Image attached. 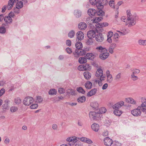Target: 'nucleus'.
I'll use <instances>...</instances> for the list:
<instances>
[{"label":"nucleus","mask_w":146,"mask_h":146,"mask_svg":"<svg viewBox=\"0 0 146 146\" xmlns=\"http://www.w3.org/2000/svg\"><path fill=\"white\" fill-rule=\"evenodd\" d=\"M127 19H126L125 17H122L121 20L125 22L127 21L128 24V27H130L131 26H133L135 24V21L138 19V17L136 14L132 15L131 13L130 10L127 11Z\"/></svg>","instance_id":"obj_1"},{"label":"nucleus","mask_w":146,"mask_h":146,"mask_svg":"<svg viewBox=\"0 0 146 146\" xmlns=\"http://www.w3.org/2000/svg\"><path fill=\"white\" fill-rule=\"evenodd\" d=\"M14 15V13L11 12L9 13L8 16H5V17L4 21L5 24H4V25L6 26V25L10 24L12 22L11 17H13Z\"/></svg>","instance_id":"obj_2"},{"label":"nucleus","mask_w":146,"mask_h":146,"mask_svg":"<svg viewBox=\"0 0 146 146\" xmlns=\"http://www.w3.org/2000/svg\"><path fill=\"white\" fill-rule=\"evenodd\" d=\"M89 117L91 120H98L100 118V114L99 113L90 111L89 113Z\"/></svg>","instance_id":"obj_3"},{"label":"nucleus","mask_w":146,"mask_h":146,"mask_svg":"<svg viewBox=\"0 0 146 146\" xmlns=\"http://www.w3.org/2000/svg\"><path fill=\"white\" fill-rule=\"evenodd\" d=\"M142 108L139 106L137 108L134 109L131 111V114L134 116L138 117L140 116L141 114V111Z\"/></svg>","instance_id":"obj_4"},{"label":"nucleus","mask_w":146,"mask_h":146,"mask_svg":"<svg viewBox=\"0 0 146 146\" xmlns=\"http://www.w3.org/2000/svg\"><path fill=\"white\" fill-rule=\"evenodd\" d=\"M34 101L33 98L30 97H26L23 101V104L25 105L28 106L32 104Z\"/></svg>","instance_id":"obj_5"},{"label":"nucleus","mask_w":146,"mask_h":146,"mask_svg":"<svg viewBox=\"0 0 146 146\" xmlns=\"http://www.w3.org/2000/svg\"><path fill=\"white\" fill-rule=\"evenodd\" d=\"M108 3L107 0H98L97 5V8L99 9H101L104 7V6Z\"/></svg>","instance_id":"obj_6"},{"label":"nucleus","mask_w":146,"mask_h":146,"mask_svg":"<svg viewBox=\"0 0 146 146\" xmlns=\"http://www.w3.org/2000/svg\"><path fill=\"white\" fill-rule=\"evenodd\" d=\"M95 39L98 42H102L104 39V35L102 33H98L95 36Z\"/></svg>","instance_id":"obj_7"},{"label":"nucleus","mask_w":146,"mask_h":146,"mask_svg":"<svg viewBox=\"0 0 146 146\" xmlns=\"http://www.w3.org/2000/svg\"><path fill=\"white\" fill-rule=\"evenodd\" d=\"M76 36V41H77L78 40V41H81V40L83 39L84 38V34L81 31H79L77 33Z\"/></svg>","instance_id":"obj_8"},{"label":"nucleus","mask_w":146,"mask_h":146,"mask_svg":"<svg viewBox=\"0 0 146 146\" xmlns=\"http://www.w3.org/2000/svg\"><path fill=\"white\" fill-rule=\"evenodd\" d=\"M104 144L107 146H110L113 143V141L109 137H107L104 139Z\"/></svg>","instance_id":"obj_9"},{"label":"nucleus","mask_w":146,"mask_h":146,"mask_svg":"<svg viewBox=\"0 0 146 146\" xmlns=\"http://www.w3.org/2000/svg\"><path fill=\"white\" fill-rule=\"evenodd\" d=\"M124 104V102L123 101H121L117 103L113 106L112 107L113 109H117L120 108Z\"/></svg>","instance_id":"obj_10"},{"label":"nucleus","mask_w":146,"mask_h":146,"mask_svg":"<svg viewBox=\"0 0 146 146\" xmlns=\"http://www.w3.org/2000/svg\"><path fill=\"white\" fill-rule=\"evenodd\" d=\"M107 52H102L101 54L99 56L100 58L103 60H105L108 58L109 55V54Z\"/></svg>","instance_id":"obj_11"},{"label":"nucleus","mask_w":146,"mask_h":146,"mask_svg":"<svg viewBox=\"0 0 146 146\" xmlns=\"http://www.w3.org/2000/svg\"><path fill=\"white\" fill-rule=\"evenodd\" d=\"M96 32L94 30H90L87 33V35L88 38H94L96 35Z\"/></svg>","instance_id":"obj_12"},{"label":"nucleus","mask_w":146,"mask_h":146,"mask_svg":"<svg viewBox=\"0 0 146 146\" xmlns=\"http://www.w3.org/2000/svg\"><path fill=\"white\" fill-rule=\"evenodd\" d=\"M18 1V0H9L7 5V9L9 10L11 9L13 7L14 3Z\"/></svg>","instance_id":"obj_13"},{"label":"nucleus","mask_w":146,"mask_h":146,"mask_svg":"<svg viewBox=\"0 0 146 146\" xmlns=\"http://www.w3.org/2000/svg\"><path fill=\"white\" fill-rule=\"evenodd\" d=\"M141 101L142 104L140 106H139L142 109L146 107V98L141 97Z\"/></svg>","instance_id":"obj_14"},{"label":"nucleus","mask_w":146,"mask_h":146,"mask_svg":"<svg viewBox=\"0 0 146 146\" xmlns=\"http://www.w3.org/2000/svg\"><path fill=\"white\" fill-rule=\"evenodd\" d=\"M96 13V11L94 9H89L88 11V13L90 17L94 16Z\"/></svg>","instance_id":"obj_15"},{"label":"nucleus","mask_w":146,"mask_h":146,"mask_svg":"<svg viewBox=\"0 0 146 146\" xmlns=\"http://www.w3.org/2000/svg\"><path fill=\"white\" fill-rule=\"evenodd\" d=\"M109 4L110 6L113 9H116V11L118 10L119 8V6L117 5L115 6V1L113 0H111L109 2Z\"/></svg>","instance_id":"obj_16"},{"label":"nucleus","mask_w":146,"mask_h":146,"mask_svg":"<svg viewBox=\"0 0 146 146\" xmlns=\"http://www.w3.org/2000/svg\"><path fill=\"white\" fill-rule=\"evenodd\" d=\"M80 139V141L88 144H91L93 143L90 139L85 137H81Z\"/></svg>","instance_id":"obj_17"},{"label":"nucleus","mask_w":146,"mask_h":146,"mask_svg":"<svg viewBox=\"0 0 146 146\" xmlns=\"http://www.w3.org/2000/svg\"><path fill=\"white\" fill-rule=\"evenodd\" d=\"M87 27V25L84 22H80L78 25V28L81 30L85 29Z\"/></svg>","instance_id":"obj_18"},{"label":"nucleus","mask_w":146,"mask_h":146,"mask_svg":"<svg viewBox=\"0 0 146 146\" xmlns=\"http://www.w3.org/2000/svg\"><path fill=\"white\" fill-rule=\"evenodd\" d=\"M116 47V44L115 43H113L111 44L109 46L108 49L109 52L111 54L113 53V50Z\"/></svg>","instance_id":"obj_19"},{"label":"nucleus","mask_w":146,"mask_h":146,"mask_svg":"<svg viewBox=\"0 0 146 146\" xmlns=\"http://www.w3.org/2000/svg\"><path fill=\"white\" fill-rule=\"evenodd\" d=\"M97 91V89L96 88L93 89L88 93L87 96L88 97H91L93 96L96 94Z\"/></svg>","instance_id":"obj_20"},{"label":"nucleus","mask_w":146,"mask_h":146,"mask_svg":"<svg viewBox=\"0 0 146 146\" xmlns=\"http://www.w3.org/2000/svg\"><path fill=\"white\" fill-rule=\"evenodd\" d=\"M74 13V16L77 18L80 17L82 15L81 11L78 9L75 10Z\"/></svg>","instance_id":"obj_21"},{"label":"nucleus","mask_w":146,"mask_h":146,"mask_svg":"<svg viewBox=\"0 0 146 146\" xmlns=\"http://www.w3.org/2000/svg\"><path fill=\"white\" fill-rule=\"evenodd\" d=\"M108 24L107 23H100L98 24H95V26L97 28H100L101 27H106L108 26Z\"/></svg>","instance_id":"obj_22"},{"label":"nucleus","mask_w":146,"mask_h":146,"mask_svg":"<svg viewBox=\"0 0 146 146\" xmlns=\"http://www.w3.org/2000/svg\"><path fill=\"white\" fill-rule=\"evenodd\" d=\"M92 129L94 131L97 132L99 129V126L98 124L95 123H93L91 126Z\"/></svg>","instance_id":"obj_23"},{"label":"nucleus","mask_w":146,"mask_h":146,"mask_svg":"<svg viewBox=\"0 0 146 146\" xmlns=\"http://www.w3.org/2000/svg\"><path fill=\"white\" fill-rule=\"evenodd\" d=\"M103 18L102 17H96L94 19H91V21H92V23H94V25H95V24H98V23Z\"/></svg>","instance_id":"obj_24"},{"label":"nucleus","mask_w":146,"mask_h":146,"mask_svg":"<svg viewBox=\"0 0 146 146\" xmlns=\"http://www.w3.org/2000/svg\"><path fill=\"white\" fill-rule=\"evenodd\" d=\"M125 100L126 102L133 104H136V101L131 98H126Z\"/></svg>","instance_id":"obj_25"},{"label":"nucleus","mask_w":146,"mask_h":146,"mask_svg":"<svg viewBox=\"0 0 146 146\" xmlns=\"http://www.w3.org/2000/svg\"><path fill=\"white\" fill-rule=\"evenodd\" d=\"M67 95L69 96L74 95L75 94V91L72 89H68L66 90Z\"/></svg>","instance_id":"obj_26"},{"label":"nucleus","mask_w":146,"mask_h":146,"mask_svg":"<svg viewBox=\"0 0 146 146\" xmlns=\"http://www.w3.org/2000/svg\"><path fill=\"white\" fill-rule=\"evenodd\" d=\"M90 106L94 109L98 110L99 108V105L97 102H93L90 103Z\"/></svg>","instance_id":"obj_27"},{"label":"nucleus","mask_w":146,"mask_h":146,"mask_svg":"<svg viewBox=\"0 0 146 146\" xmlns=\"http://www.w3.org/2000/svg\"><path fill=\"white\" fill-rule=\"evenodd\" d=\"M9 102L10 101L8 99L5 100L4 104L2 106L3 109H7L8 108Z\"/></svg>","instance_id":"obj_28"},{"label":"nucleus","mask_w":146,"mask_h":146,"mask_svg":"<svg viewBox=\"0 0 146 146\" xmlns=\"http://www.w3.org/2000/svg\"><path fill=\"white\" fill-rule=\"evenodd\" d=\"M23 7V2L22 1H18L17 2L16 5V9H20Z\"/></svg>","instance_id":"obj_29"},{"label":"nucleus","mask_w":146,"mask_h":146,"mask_svg":"<svg viewBox=\"0 0 146 146\" xmlns=\"http://www.w3.org/2000/svg\"><path fill=\"white\" fill-rule=\"evenodd\" d=\"M75 52L76 53H78L80 56H83L86 53L85 50H82L81 48L78 50H76Z\"/></svg>","instance_id":"obj_30"},{"label":"nucleus","mask_w":146,"mask_h":146,"mask_svg":"<svg viewBox=\"0 0 146 146\" xmlns=\"http://www.w3.org/2000/svg\"><path fill=\"white\" fill-rule=\"evenodd\" d=\"M96 49L101 53L103 52H106L108 51V50L106 48L101 46L97 47L96 48Z\"/></svg>","instance_id":"obj_31"},{"label":"nucleus","mask_w":146,"mask_h":146,"mask_svg":"<svg viewBox=\"0 0 146 146\" xmlns=\"http://www.w3.org/2000/svg\"><path fill=\"white\" fill-rule=\"evenodd\" d=\"M66 141L69 142H72V143L76 142L77 141V138H74V137H70L67 138L66 139Z\"/></svg>","instance_id":"obj_32"},{"label":"nucleus","mask_w":146,"mask_h":146,"mask_svg":"<svg viewBox=\"0 0 146 146\" xmlns=\"http://www.w3.org/2000/svg\"><path fill=\"white\" fill-rule=\"evenodd\" d=\"M80 41H77V42L75 44L76 47L77 48L76 50L80 49L82 47V43Z\"/></svg>","instance_id":"obj_33"},{"label":"nucleus","mask_w":146,"mask_h":146,"mask_svg":"<svg viewBox=\"0 0 146 146\" xmlns=\"http://www.w3.org/2000/svg\"><path fill=\"white\" fill-rule=\"evenodd\" d=\"M84 75L86 80L89 79L91 78V74L88 72H85L84 73Z\"/></svg>","instance_id":"obj_34"},{"label":"nucleus","mask_w":146,"mask_h":146,"mask_svg":"<svg viewBox=\"0 0 146 146\" xmlns=\"http://www.w3.org/2000/svg\"><path fill=\"white\" fill-rule=\"evenodd\" d=\"M85 86L87 89H90L92 88V84L91 82L88 81L85 84Z\"/></svg>","instance_id":"obj_35"},{"label":"nucleus","mask_w":146,"mask_h":146,"mask_svg":"<svg viewBox=\"0 0 146 146\" xmlns=\"http://www.w3.org/2000/svg\"><path fill=\"white\" fill-rule=\"evenodd\" d=\"M78 62L80 64L85 63L87 62V59L84 57H80L79 59Z\"/></svg>","instance_id":"obj_36"},{"label":"nucleus","mask_w":146,"mask_h":146,"mask_svg":"<svg viewBox=\"0 0 146 146\" xmlns=\"http://www.w3.org/2000/svg\"><path fill=\"white\" fill-rule=\"evenodd\" d=\"M103 74V71L101 69L99 68L98 69L96 72L95 75L96 77L99 76H102Z\"/></svg>","instance_id":"obj_37"},{"label":"nucleus","mask_w":146,"mask_h":146,"mask_svg":"<svg viewBox=\"0 0 146 146\" xmlns=\"http://www.w3.org/2000/svg\"><path fill=\"white\" fill-rule=\"evenodd\" d=\"M86 59L91 60L94 58V54L92 53H87L86 55Z\"/></svg>","instance_id":"obj_38"},{"label":"nucleus","mask_w":146,"mask_h":146,"mask_svg":"<svg viewBox=\"0 0 146 146\" xmlns=\"http://www.w3.org/2000/svg\"><path fill=\"white\" fill-rule=\"evenodd\" d=\"M86 100V97L84 96H83L79 97L77 99V101L79 103H82L85 102Z\"/></svg>","instance_id":"obj_39"},{"label":"nucleus","mask_w":146,"mask_h":146,"mask_svg":"<svg viewBox=\"0 0 146 146\" xmlns=\"http://www.w3.org/2000/svg\"><path fill=\"white\" fill-rule=\"evenodd\" d=\"M114 114L116 116H120L122 113V111L118 109H115L113 111Z\"/></svg>","instance_id":"obj_40"},{"label":"nucleus","mask_w":146,"mask_h":146,"mask_svg":"<svg viewBox=\"0 0 146 146\" xmlns=\"http://www.w3.org/2000/svg\"><path fill=\"white\" fill-rule=\"evenodd\" d=\"M75 33L74 31L72 30L70 31L68 34V36L70 38H72L74 36Z\"/></svg>","instance_id":"obj_41"},{"label":"nucleus","mask_w":146,"mask_h":146,"mask_svg":"<svg viewBox=\"0 0 146 146\" xmlns=\"http://www.w3.org/2000/svg\"><path fill=\"white\" fill-rule=\"evenodd\" d=\"M94 42L93 38H89L86 40V43L88 45H92Z\"/></svg>","instance_id":"obj_42"},{"label":"nucleus","mask_w":146,"mask_h":146,"mask_svg":"<svg viewBox=\"0 0 146 146\" xmlns=\"http://www.w3.org/2000/svg\"><path fill=\"white\" fill-rule=\"evenodd\" d=\"M139 44L141 45L146 46V40H139L138 41Z\"/></svg>","instance_id":"obj_43"},{"label":"nucleus","mask_w":146,"mask_h":146,"mask_svg":"<svg viewBox=\"0 0 146 146\" xmlns=\"http://www.w3.org/2000/svg\"><path fill=\"white\" fill-rule=\"evenodd\" d=\"M77 91L79 93H81L82 94H84L85 92V91L82 87H78L76 88Z\"/></svg>","instance_id":"obj_44"},{"label":"nucleus","mask_w":146,"mask_h":146,"mask_svg":"<svg viewBox=\"0 0 146 146\" xmlns=\"http://www.w3.org/2000/svg\"><path fill=\"white\" fill-rule=\"evenodd\" d=\"M131 71L132 72V74H134V75H135L139 74L140 72V70L136 68L131 69Z\"/></svg>","instance_id":"obj_45"},{"label":"nucleus","mask_w":146,"mask_h":146,"mask_svg":"<svg viewBox=\"0 0 146 146\" xmlns=\"http://www.w3.org/2000/svg\"><path fill=\"white\" fill-rule=\"evenodd\" d=\"M57 93V91L56 90L54 89H52L50 90L48 93L49 94L51 95H53L54 94H56Z\"/></svg>","instance_id":"obj_46"},{"label":"nucleus","mask_w":146,"mask_h":146,"mask_svg":"<svg viewBox=\"0 0 146 146\" xmlns=\"http://www.w3.org/2000/svg\"><path fill=\"white\" fill-rule=\"evenodd\" d=\"M21 102V100L19 98L17 97L15 98L14 99V102L16 104H20Z\"/></svg>","instance_id":"obj_47"},{"label":"nucleus","mask_w":146,"mask_h":146,"mask_svg":"<svg viewBox=\"0 0 146 146\" xmlns=\"http://www.w3.org/2000/svg\"><path fill=\"white\" fill-rule=\"evenodd\" d=\"M90 2L91 5H96L97 7L98 3V0H90Z\"/></svg>","instance_id":"obj_48"},{"label":"nucleus","mask_w":146,"mask_h":146,"mask_svg":"<svg viewBox=\"0 0 146 146\" xmlns=\"http://www.w3.org/2000/svg\"><path fill=\"white\" fill-rule=\"evenodd\" d=\"M36 102L37 103H40L42 102L43 99L41 96H38L36 97Z\"/></svg>","instance_id":"obj_49"},{"label":"nucleus","mask_w":146,"mask_h":146,"mask_svg":"<svg viewBox=\"0 0 146 146\" xmlns=\"http://www.w3.org/2000/svg\"><path fill=\"white\" fill-rule=\"evenodd\" d=\"M106 109L104 107H102L100 108L99 109V113L102 114L105 113L106 111Z\"/></svg>","instance_id":"obj_50"},{"label":"nucleus","mask_w":146,"mask_h":146,"mask_svg":"<svg viewBox=\"0 0 146 146\" xmlns=\"http://www.w3.org/2000/svg\"><path fill=\"white\" fill-rule=\"evenodd\" d=\"M107 81L109 83H111L113 81V78L111 75L107 76Z\"/></svg>","instance_id":"obj_51"},{"label":"nucleus","mask_w":146,"mask_h":146,"mask_svg":"<svg viewBox=\"0 0 146 146\" xmlns=\"http://www.w3.org/2000/svg\"><path fill=\"white\" fill-rule=\"evenodd\" d=\"M131 79L133 81L137 80L138 79V77L135 75H134V74H131Z\"/></svg>","instance_id":"obj_52"},{"label":"nucleus","mask_w":146,"mask_h":146,"mask_svg":"<svg viewBox=\"0 0 146 146\" xmlns=\"http://www.w3.org/2000/svg\"><path fill=\"white\" fill-rule=\"evenodd\" d=\"M6 32L5 28L3 27H0V33L2 34H5Z\"/></svg>","instance_id":"obj_53"},{"label":"nucleus","mask_w":146,"mask_h":146,"mask_svg":"<svg viewBox=\"0 0 146 146\" xmlns=\"http://www.w3.org/2000/svg\"><path fill=\"white\" fill-rule=\"evenodd\" d=\"M18 110V108L15 106H12L10 108V111L11 112H16Z\"/></svg>","instance_id":"obj_54"},{"label":"nucleus","mask_w":146,"mask_h":146,"mask_svg":"<svg viewBox=\"0 0 146 146\" xmlns=\"http://www.w3.org/2000/svg\"><path fill=\"white\" fill-rule=\"evenodd\" d=\"M97 14L98 15L103 16L104 15V13L102 10H100L96 12Z\"/></svg>","instance_id":"obj_55"},{"label":"nucleus","mask_w":146,"mask_h":146,"mask_svg":"<svg viewBox=\"0 0 146 146\" xmlns=\"http://www.w3.org/2000/svg\"><path fill=\"white\" fill-rule=\"evenodd\" d=\"M73 146H82L81 142L80 141H76L74 143Z\"/></svg>","instance_id":"obj_56"},{"label":"nucleus","mask_w":146,"mask_h":146,"mask_svg":"<svg viewBox=\"0 0 146 146\" xmlns=\"http://www.w3.org/2000/svg\"><path fill=\"white\" fill-rule=\"evenodd\" d=\"M84 70H88L91 69L90 66L89 64H86L84 65Z\"/></svg>","instance_id":"obj_57"},{"label":"nucleus","mask_w":146,"mask_h":146,"mask_svg":"<svg viewBox=\"0 0 146 146\" xmlns=\"http://www.w3.org/2000/svg\"><path fill=\"white\" fill-rule=\"evenodd\" d=\"M38 106V105L37 104H33L30 106V108L31 109H35L37 108Z\"/></svg>","instance_id":"obj_58"},{"label":"nucleus","mask_w":146,"mask_h":146,"mask_svg":"<svg viewBox=\"0 0 146 146\" xmlns=\"http://www.w3.org/2000/svg\"><path fill=\"white\" fill-rule=\"evenodd\" d=\"M84 65H80L78 67V69L80 71L84 70Z\"/></svg>","instance_id":"obj_59"},{"label":"nucleus","mask_w":146,"mask_h":146,"mask_svg":"<svg viewBox=\"0 0 146 146\" xmlns=\"http://www.w3.org/2000/svg\"><path fill=\"white\" fill-rule=\"evenodd\" d=\"M121 74L120 73H118L116 76L115 79V80H119L121 78Z\"/></svg>","instance_id":"obj_60"},{"label":"nucleus","mask_w":146,"mask_h":146,"mask_svg":"<svg viewBox=\"0 0 146 146\" xmlns=\"http://www.w3.org/2000/svg\"><path fill=\"white\" fill-rule=\"evenodd\" d=\"M58 92L60 94H63L64 93L65 90L62 88H60L58 89Z\"/></svg>","instance_id":"obj_61"},{"label":"nucleus","mask_w":146,"mask_h":146,"mask_svg":"<svg viewBox=\"0 0 146 146\" xmlns=\"http://www.w3.org/2000/svg\"><path fill=\"white\" fill-rule=\"evenodd\" d=\"M66 45L68 46H70L71 45V41L70 40H67L66 41Z\"/></svg>","instance_id":"obj_62"},{"label":"nucleus","mask_w":146,"mask_h":146,"mask_svg":"<svg viewBox=\"0 0 146 146\" xmlns=\"http://www.w3.org/2000/svg\"><path fill=\"white\" fill-rule=\"evenodd\" d=\"M5 92V90L4 88L1 89L0 90V96H1Z\"/></svg>","instance_id":"obj_63"},{"label":"nucleus","mask_w":146,"mask_h":146,"mask_svg":"<svg viewBox=\"0 0 146 146\" xmlns=\"http://www.w3.org/2000/svg\"><path fill=\"white\" fill-rule=\"evenodd\" d=\"M95 82L96 83H98L99 86H101L102 85V81L98 80V79L95 80Z\"/></svg>","instance_id":"obj_64"}]
</instances>
